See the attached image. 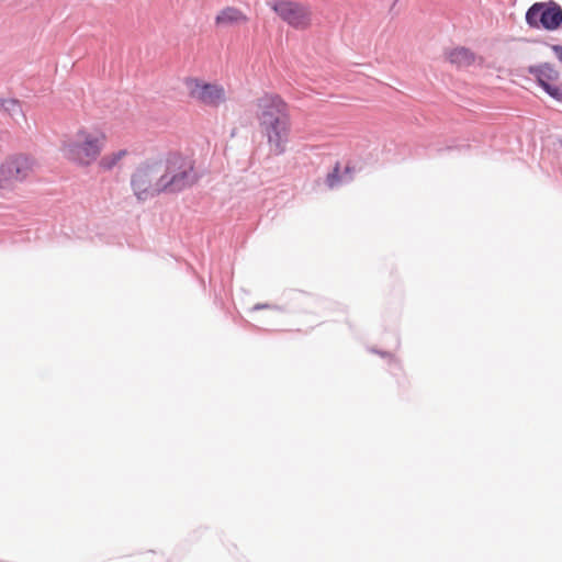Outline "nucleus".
<instances>
[{"label": "nucleus", "instance_id": "f257e3e1", "mask_svg": "<svg viewBox=\"0 0 562 562\" xmlns=\"http://www.w3.org/2000/svg\"><path fill=\"white\" fill-rule=\"evenodd\" d=\"M194 162L178 153L164 159H148L139 164L131 176V188L138 202L162 193L175 194L193 187L199 181Z\"/></svg>", "mask_w": 562, "mask_h": 562}, {"label": "nucleus", "instance_id": "f03ea898", "mask_svg": "<svg viewBox=\"0 0 562 562\" xmlns=\"http://www.w3.org/2000/svg\"><path fill=\"white\" fill-rule=\"evenodd\" d=\"M257 108L260 132L268 140L270 153L283 154L290 135L286 104L278 95H265L258 99Z\"/></svg>", "mask_w": 562, "mask_h": 562}, {"label": "nucleus", "instance_id": "7ed1b4c3", "mask_svg": "<svg viewBox=\"0 0 562 562\" xmlns=\"http://www.w3.org/2000/svg\"><path fill=\"white\" fill-rule=\"evenodd\" d=\"M104 143L103 133L81 128L75 135L66 136L60 149L67 159L80 166H89L99 157Z\"/></svg>", "mask_w": 562, "mask_h": 562}, {"label": "nucleus", "instance_id": "20e7f679", "mask_svg": "<svg viewBox=\"0 0 562 562\" xmlns=\"http://www.w3.org/2000/svg\"><path fill=\"white\" fill-rule=\"evenodd\" d=\"M36 167V161L29 155L16 154L4 159L0 165V188L13 189L18 183L30 178Z\"/></svg>", "mask_w": 562, "mask_h": 562}, {"label": "nucleus", "instance_id": "39448f33", "mask_svg": "<svg viewBox=\"0 0 562 562\" xmlns=\"http://www.w3.org/2000/svg\"><path fill=\"white\" fill-rule=\"evenodd\" d=\"M526 21L531 27L557 30L562 24V8L553 1L536 2L528 9Z\"/></svg>", "mask_w": 562, "mask_h": 562}, {"label": "nucleus", "instance_id": "423d86ee", "mask_svg": "<svg viewBox=\"0 0 562 562\" xmlns=\"http://www.w3.org/2000/svg\"><path fill=\"white\" fill-rule=\"evenodd\" d=\"M187 87L189 94L206 106L217 108L226 101V91L220 85L188 79Z\"/></svg>", "mask_w": 562, "mask_h": 562}, {"label": "nucleus", "instance_id": "0eeeda50", "mask_svg": "<svg viewBox=\"0 0 562 562\" xmlns=\"http://www.w3.org/2000/svg\"><path fill=\"white\" fill-rule=\"evenodd\" d=\"M273 11L288 24L296 29L306 27L311 21V13L301 3L290 0H278L271 5Z\"/></svg>", "mask_w": 562, "mask_h": 562}, {"label": "nucleus", "instance_id": "6e6552de", "mask_svg": "<svg viewBox=\"0 0 562 562\" xmlns=\"http://www.w3.org/2000/svg\"><path fill=\"white\" fill-rule=\"evenodd\" d=\"M529 72L535 76L539 86L544 89L546 85H552L559 79V72L548 63L530 66Z\"/></svg>", "mask_w": 562, "mask_h": 562}, {"label": "nucleus", "instance_id": "1a4fd4ad", "mask_svg": "<svg viewBox=\"0 0 562 562\" xmlns=\"http://www.w3.org/2000/svg\"><path fill=\"white\" fill-rule=\"evenodd\" d=\"M247 21V16L234 7L223 9L215 18V24L218 26H233L246 23Z\"/></svg>", "mask_w": 562, "mask_h": 562}, {"label": "nucleus", "instance_id": "9d476101", "mask_svg": "<svg viewBox=\"0 0 562 562\" xmlns=\"http://www.w3.org/2000/svg\"><path fill=\"white\" fill-rule=\"evenodd\" d=\"M446 55L447 59L458 68L469 67L475 60V55L465 47H457Z\"/></svg>", "mask_w": 562, "mask_h": 562}, {"label": "nucleus", "instance_id": "9b49d317", "mask_svg": "<svg viewBox=\"0 0 562 562\" xmlns=\"http://www.w3.org/2000/svg\"><path fill=\"white\" fill-rule=\"evenodd\" d=\"M127 150L126 149H120L115 153H112V154H109V155H105L101 158V160L99 161V166L101 169L103 170H111L113 169L126 155H127Z\"/></svg>", "mask_w": 562, "mask_h": 562}, {"label": "nucleus", "instance_id": "f8f14e48", "mask_svg": "<svg viewBox=\"0 0 562 562\" xmlns=\"http://www.w3.org/2000/svg\"><path fill=\"white\" fill-rule=\"evenodd\" d=\"M4 112L8 113L12 119L18 120V117L24 119V113L20 102L15 99H8L5 101Z\"/></svg>", "mask_w": 562, "mask_h": 562}, {"label": "nucleus", "instance_id": "ddd939ff", "mask_svg": "<svg viewBox=\"0 0 562 562\" xmlns=\"http://www.w3.org/2000/svg\"><path fill=\"white\" fill-rule=\"evenodd\" d=\"M351 179V177H347L346 175L340 179L339 178V170L336 167L333 172H330L327 177V184L330 188H334L338 186L341 182H347Z\"/></svg>", "mask_w": 562, "mask_h": 562}, {"label": "nucleus", "instance_id": "4468645a", "mask_svg": "<svg viewBox=\"0 0 562 562\" xmlns=\"http://www.w3.org/2000/svg\"><path fill=\"white\" fill-rule=\"evenodd\" d=\"M543 90L557 101L562 102V88L552 83L546 85Z\"/></svg>", "mask_w": 562, "mask_h": 562}, {"label": "nucleus", "instance_id": "2eb2a0df", "mask_svg": "<svg viewBox=\"0 0 562 562\" xmlns=\"http://www.w3.org/2000/svg\"><path fill=\"white\" fill-rule=\"evenodd\" d=\"M552 50L554 52L557 58L562 63V46L561 45H552Z\"/></svg>", "mask_w": 562, "mask_h": 562}, {"label": "nucleus", "instance_id": "dca6fc26", "mask_svg": "<svg viewBox=\"0 0 562 562\" xmlns=\"http://www.w3.org/2000/svg\"><path fill=\"white\" fill-rule=\"evenodd\" d=\"M7 100H8V99H1V98H0V112H1V111H3V112H4V106H5V104H7V103H5V101H7Z\"/></svg>", "mask_w": 562, "mask_h": 562}, {"label": "nucleus", "instance_id": "f3484780", "mask_svg": "<svg viewBox=\"0 0 562 562\" xmlns=\"http://www.w3.org/2000/svg\"><path fill=\"white\" fill-rule=\"evenodd\" d=\"M267 307H269V305H267V304H257L254 306V310H260V308H267Z\"/></svg>", "mask_w": 562, "mask_h": 562}, {"label": "nucleus", "instance_id": "a211bd4d", "mask_svg": "<svg viewBox=\"0 0 562 562\" xmlns=\"http://www.w3.org/2000/svg\"><path fill=\"white\" fill-rule=\"evenodd\" d=\"M349 170H350L349 167H346L345 173L347 175L349 172Z\"/></svg>", "mask_w": 562, "mask_h": 562}, {"label": "nucleus", "instance_id": "6ab92c4d", "mask_svg": "<svg viewBox=\"0 0 562 562\" xmlns=\"http://www.w3.org/2000/svg\"><path fill=\"white\" fill-rule=\"evenodd\" d=\"M560 146L562 147V139L559 140Z\"/></svg>", "mask_w": 562, "mask_h": 562}]
</instances>
